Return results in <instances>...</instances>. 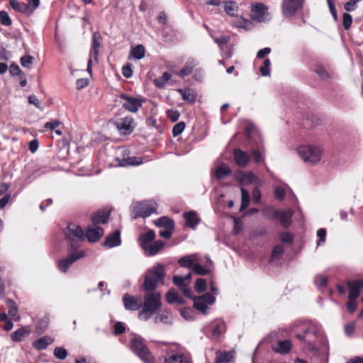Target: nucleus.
<instances>
[{
    "instance_id": "nucleus-1",
    "label": "nucleus",
    "mask_w": 363,
    "mask_h": 363,
    "mask_svg": "<svg viewBox=\"0 0 363 363\" xmlns=\"http://www.w3.org/2000/svg\"><path fill=\"white\" fill-rule=\"evenodd\" d=\"M162 296L158 291H147L144 296V306L138 313L142 320H147L162 306Z\"/></svg>"
},
{
    "instance_id": "nucleus-2",
    "label": "nucleus",
    "mask_w": 363,
    "mask_h": 363,
    "mask_svg": "<svg viewBox=\"0 0 363 363\" xmlns=\"http://www.w3.org/2000/svg\"><path fill=\"white\" fill-rule=\"evenodd\" d=\"M164 276L163 267L160 264L154 266L145 275V280L143 284V290L145 291H155V289L162 284Z\"/></svg>"
},
{
    "instance_id": "nucleus-3",
    "label": "nucleus",
    "mask_w": 363,
    "mask_h": 363,
    "mask_svg": "<svg viewBox=\"0 0 363 363\" xmlns=\"http://www.w3.org/2000/svg\"><path fill=\"white\" fill-rule=\"evenodd\" d=\"M297 153L299 157L307 163L316 164L320 162L323 157V150L313 145H303L297 147Z\"/></svg>"
},
{
    "instance_id": "nucleus-4",
    "label": "nucleus",
    "mask_w": 363,
    "mask_h": 363,
    "mask_svg": "<svg viewBox=\"0 0 363 363\" xmlns=\"http://www.w3.org/2000/svg\"><path fill=\"white\" fill-rule=\"evenodd\" d=\"M65 238L72 250H77L81 242L86 240V236L82 228L74 223L68 225L65 231Z\"/></svg>"
},
{
    "instance_id": "nucleus-5",
    "label": "nucleus",
    "mask_w": 363,
    "mask_h": 363,
    "mask_svg": "<svg viewBox=\"0 0 363 363\" xmlns=\"http://www.w3.org/2000/svg\"><path fill=\"white\" fill-rule=\"evenodd\" d=\"M156 206L157 203L152 201L137 202L131 206V215L135 219L139 217H147L156 211Z\"/></svg>"
},
{
    "instance_id": "nucleus-6",
    "label": "nucleus",
    "mask_w": 363,
    "mask_h": 363,
    "mask_svg": "<svg viewBox=\"0 0 363 363\" xmlns=\"http://www.w3.org/2000/svg\"><path fill=\"white\" fill-rule=\"evenodd\" d=\"M155 237V233L152 230L142 233L138 238V242L143 250H162L164 247V242L161 240H156L152 245L151 242Z\"/></svg>"
},
{
    "instance_id": "nucleus-7",
    "label": "nucleus",
    "mask_w": 363,
    "mask_h": 363,
    "mask_svg": "<svg viewBox=\"0 0 363 363\" xmlns=\"http://www.w3.org/2000/svg\"><path fill=\"white\" fill-rule=\"evenodd\" d=\"M131 348L145 363H154V358L150 353L149 349L142 340L138 338H134L132 340Z\"/></svg>"
},
{
    "instance_id": "nucleus-8",
    "label": "nucleus",
    "mask_w": 363,
    "mask_h": 363,
    "mask_svg": "<svg viewBox=\"0 0 363 363\" xmlns=\"http://www.w3.org/2000/svg\"><path fill=\"white\" fill-rule=\"evenodd\" d=\"M251 11V18L253 21L261 23L269 19L268 8L262 3L252 4Z\"/></svg>"
},
{
    "instance_id": "nucleus-9",
    "label": "nucleus",
    "mask_w": 363,
    "mask_h": 363,
    "mask_svg": "<svg viewBox=\"0 0 363 363\" xmlns=\"http://www.w3.org/2000/svg\"><path fill=\"white\" fill-rule=\"evenodd\" d=\"M191 298L194 300V307L203 314L207 313L208 306L213 304L216 301V298L209 293L199 297H194L192 296Z\"/></svg>"
},
{
    "instance_id": "nucleus-10",
    "label": "nucleus",
    "mask_w": 363,
    "mask_h": 363,
    "mask_svg": "<svg viewBox=\"0 0 363 363\" xmlns=\"http://www.w3.org/2000/svg\"><path fill=\"white\" fill-rule=\"evenodd\" d=\"M304 0H284L281 5L283 15L291 17L303 6Z\"/></svg>"
},
{
    "instance_id": "nucleus-11",
    "label": "nucleus",
    "mask_w": 363,
    "mask_h": 363,
    "mask_svg": "<svg viewBox=\"0 0 363 363\" xmlns=\"http://www.w3.org/2000/svg\"><path fill=\"white\" fill-rule=\"evenodd\" d=\"M86 256L85 251H73L67 258L62 259L58 262L59 269L62 272H66L69 267L77 259Z\"/></svg>"
},
{
    "instance_id": "nucleus-12",
    "label": "nucleus",
    "mask_w": 363,
    "mask_h": 363,
    "mask_svg": "<svg viewBox=\"0 0 363 363\" xmlns=\"http://www.w3.org/2000/svg\"><path fill=\"white\" fill-rule=\"evenodd\" d=\"M318 335H320V332L313 326H310L305 329L303 335L298 334L296 337L306 342L310 349L314 350V340L318 337Z\"/></svg>"
},
{
    "instance_id": "nucleus-13",
    "label": "nucleus",
    "mask_w": 363,
    "mask_h": 363,
    "mask_svg": "<svg viewBox=\"0 0 363 363\" xmlns=\"http://www.w3.org/2000/svg\"><path fill=\"white\" fill-rule=\"evenodd\" d=\"M191 277V274L189 273L184 277L181 276H174L173 277V282L175 285H177L180 290L183 292V294L188 298H192V293L190 287H189L188 284L189 283L190 279Z\"/></svg>"
},
{
    "instance_id": "nucleus-14",
    "label": "nucleus",
    "mask_w": 363,
    "mask_h": 363,
    "mask_svg": "<svg viewBox=\"0 0 363 363\" xmlns=\"http://www.w3.org/2000/svg\"><path fill=\"white\" fill-rule=\"evenodd\" d=\"M124 307L128 311H137L143 306V301L139 296H131L125 294L123 296Z\"/></svg>"
},
{
    "instance_id": "nucleus-15",
    "label": "nucleus",
    "mask_w": 363,
    "mask_h": 363,
    "mask_svg": "<svg viewBox=\"0 0 363 363\" xmlns=\"http://www.w3.org/2000/svg\"><path fill=\"white\" fill-rule=\"evenodd\" d=\"M120 98L124 100L123 107L130 112H137L138 108L142 106V101L139 99L128 96L125 94H121Z\"/></svg>"
},
{
    "instance_id": "nucleus-16",
    "label": "nucleus",
    "mask_w": 363,
    "mask_h": 363,
    "mask_svg": "<svg viewBox=\"0 0 363 363\" xmlns=\"http://www.w3.org/2000/svg\"><path fill=\"white\" fill-rule=\"evenodd\" d=\"M116 128L123 135L130 134L133 129V119L130 116H127L117 120L115 123Z\"/></svg>"
},
{
    "instance_id": "nucleus-17",
    "label": "nucleus",
    "mask_w": 363,
    "mask_h": 363,
    "mask_svg": "<svg viewBox=\"0 0 363 363\" xmlns=\"http://www.w3.org/2000/svg\"><path fill=\"white\" fill-rule=\"evenodd\" d=\"M349 289V299H356L360 294V291L363 288V279H357L347 282Z\"/></svg>"
},
{
    "instance_id": "nucleus-18",
    "label": "nucleus",
    "mask_w": 363,
    "mask_h": 363,
    "mask_svg": "<svg viewBox=\"0 0 363 363\" xmlns=\"http://www.w3.org/2000/svg\"><path fill=\"white\" fill-rule=\"evenodd\" d=\"M104 233V231L101 227L89 226L84 234L86 239H87L89 242H96L103 236Z\"/></svg>"
},
{
    "instance_id": "nucleus-19",
    "label": "nucleus",
    "mask_w": 363,
    "mask_h": 363,
    "mask_svg": "<svg viewBox=\"0 0 363 363\" xmlns=\"http://www.w3.org/2000/svg\"><path fill=\"white\" fill-rule=\"evenodd\" d=\"M233 157L236 164L240 167H245L250 161V155L239 148L233 150Z\"/></svg>"
},
{
    "instance_id": "nucleus-20",
    "label": "nucleus",
    "mask_w": 363,
    "mask_h": 363,
    "mask_svg": "<svg viewBox=\"0 0 363 363\" xmlns=\"http://www.w3.org/2000/svg\"><path fill=\"white\" fill-rule=\"evenodd\" d=\"M212 335L214 338H219L226 330L225 324L222 320H216L211 323L209 325Z\"/></svg>"
},
{
    "instance_id": "nucleus-21",
    "label": "nucleus",
    "mask_w": 363,
    "mask_h": 363,
    "mask_svg": "<svg viewBox=\"0 0 363 363\" xmlns=\"http://www.w3.org/2000/svg\"><path fill=\"white\" fill-rule=\"evenodd\" d=\"M293 214L294 211L291 209H289L286 211H281L279 210L274 211V217L279 219L281 225L284 228L290 225Z\"/></svg>"
},
{
    "instance_id": "nucleus-22",
    "label": "nucleus",
    "mask_w": 363,
    "mask_h": 363,
    "mask_svg": "<svg viewBox=\"0 0 363 363\" xmlns=\"http://www.w3.org/2000/svg\"><path fill=\"white\" fill-rule=\"evenodd\" d=\"M163 363H190L189 358L182 353L172 352L167 354Z\"/></svg>"
},
{
    "instance_id": "nucleus-23",
    "label": "nucleus",
    "mask_w": 363,
    "mask_h": 363,
    "mask_svg": "<svg viewBox=\"0 0 363 363\" xmlns=\"http://www.w3.org/2000/svg\"><path fill=\"white\" fill-rule=\"evenodd\" d=\"M9 5L16 11L24 13L26 15L32 14V9L30 6L27 5L23 2L18 1V0H9Z\"/></svg>"
},
{
    "instance_id": "nucleus-24",
    "label": "nucleus",
    "mask_w": 363,
    "mask_h": 363,
    "mask_svg": "<svg viewBox=\"0 0 363 363\" xmlns=\"http://www.w3.org/2000/svg\"><path fill=\"white\" fill-rule=\"evenodd\" d=\"M121 242L120 231L116 230L106 238L103 246L112 248L120 245Z\"/></svg>"
},
{
    "instance_id": "nucleus-25",
    "label": "nucleus",
    "mask_w": 363,
    "mask_h": 363,
    "mask_svg": "<svg viewBox=\"0 0 363 363\" xmlns=\"http://www.w3.org/2000/svg\"><path fill=\"white\" fill-rule=\"evenodd\" d=\"M236 179L242 185L252 184L258 180V177L251 172H240L236 175Z\"/></svg>"
},
{
    "instance_id": "nucleus-26",
    "label": "nucleus",
    "mask_w": 363,
    "mask_h": 363,
    "mask_svg": "<svg viewBox=\"0 0 363 363\" xmlns=\"http://www.w3.org/2000/svg\"><path fill=\"white\" fill-rule=\"evenodd\" d=\"M110 216V211L100 210L93 214L91 220L93 223L95 224H104L108 219Z\"/></svg>"
},
{
    "instance_id": "nucleus-27",
    "label": "nucleus",
    "mask_w": 363,
    "mask_h": 363,
    "mask_svg": "<svg viewBox=\"0 0 363 363\" xmlns=\"http://www.w3.org/2000/svg\"><path fill=\"white\" fill-rule=\"evenodd\" d=\"M232 171L229 166L225 163H221L214 169V174L217 179H221L230 175Z\"/></svg>"
},
{
    "instance_id": "nucleus-28",
    "label": "nucleus",
    "mask_w": 363,
    "mask_h": 363,
    "mask_svg": "<svg viewBox=\"0 0 363 363\" xmlns=\"http://www.w3.org/2000/svg\"><path fill=\"white\" fill-rule=\"evenodd\" d=\"M184 218L186 221V225L193 229L195 228L200 222V218L194 211L184 213Z\"/></svg>"
},
{
    "instance_id": "nucleus-29",
    "label": "nucleus",
    "mask_w": 363,
    "mask_h": 363,
    "mask_svg": "<svg viewBox=\"0 0 363 363\" xmlns=\"http://www.w3.org/2000/svg\"><path fill=\"white\" fill-rule=\"evenodd\" d=\"M54 339L50 336H44L43 337L35 340L33 346L38 350H43L47 348V347L52 344Z\"/></svg>"
},
{
    "instance_id": "nucleus-30",
    "label": "nucleus",
    "mask_w": 363,
    "mask_h": 363,
    "mask_svg": "<svg viewBox=\"0 0 363 363\" xmlns=\"http://www.w3.org/2000/svg\"><path fill=\"white\" fill-rule=\"evenodd\" d=\"M273 349L276 352L281 354H288L291 349V342L289 340H280Z\"/></svg>"
},
{
    "instance_id": "nucleus-31",
    "label": "nucleus",
    "mask_w": 363,
    "mask_h": 363,
    "mask_svg": "<svg viewBox=\"0 0 363 363\" xmlns=\"http://www.w3.org/2000/svg\"><path fill=\"white\" fill-rule=\"evenodd\" d=\"M198 65V61L194 58H189L184 67L180 70L179 76L182 77H184L190 74L193 70V69Z\"/></svg>"
},
{
    "instance_id": "nucleus-32",
    "label": "nucleus",
    "mask_w": 363,
    "mask_h": 363,
    "mask_svg": "<svg viewBox=\"0 0 363 363\" xmlns=\"http://www.w3.org/2000/svg\"><path fill=\"white\" fill-rule=\"evenodd\" d=\"M233 353L232 352L218 351L215 363H229L233 362Z\"/></svg>"
},
{
    "instance_id": "nucleus-33",
    "label": "nucleus",
    "mask_w": 363,
    "mask_h": 363,
    "mask_svg": "<svg viewBox=\"0 0 363 363\" xmlns=\"http://www.w3.org/2000/svg\"><path fill=\"white\" fill-rule=\"evenodd\" d=\"M30 331L27 327H21L20 329L14 331L11 337L13 342H20L23 338L30 334Z\"/></svg>"
},
{
    "instance_id": "nucleus-34",
    "label": "nucleus",
    "mask_w": 363,
    "mask_h": 363,
    "mask_svg": "<svg viewBox=\"0 0 363 363\" xmlns=\"http://www.w3.org/2000/svg\"><path fill=\"white\" fill-rule=\"evenodd\" d=\"M155 224L160 228H168L169 229L174 228V223L172 219L167 216H163L155 221Z\"/></svg>"
},
{
    "instance_id": "nucleus-35",
    "label": "nucleus",
    "mask_w": 363,
    "mask_h": 363,
    "mask_svg": "<svg viewBox=\"0 0 363 363\" xmlns=\"http://www.w3.org/2000/svg\"><path fill=\"white\" fill-rule=\"evenodd\" d=\"M155 323H162L167 325H170L172 323V315L170 312L164 311L155 316L154 319Z\"/></svg>"
},
{
    "instance_id": "nucleus-36",
    "label": "nucleus",
    "mask_w": 363,
    "mask_h": 363,
    "mask_svg": "<svg viewBox=\"0 0 363 363\" xmlns=\"http://www.w3.org/2000/svg\"><path fill=\"white\" fill-rule=\"evenodd\" d=\"M143 160L140 157H130L120 160L118 165L120 167L135 166L142 164Z\"/></svg>"
},
{
    "instance_id": "nucleus-37",
    "label": "nucleus",
    "mask_w": 363,
    "mask_h": 363,
    "mask_svg": "<svg viewBox=\"0 0 363 363\" xmlns=\"http://www.w3.org/2000/svg\"><path fill=\"white\" fill-rule=\"evenodd\" d=\"M101 36L97 33H94L93 35V49L91 52V55H94V57L96 60H97L98 55H99V49L101 46Z\"/></svg>"
},
{
    "instance_id": "nucleus-38",
    "label": "nucleus",
    "mask_w": 363,
    "mask_h": 363,
    "mask_svg": "<svg viewBox=\"0 0 363 363\" xmlns=\"http://www.w3.org/2000/svg\"><path fill=\"white\" fill-rule=\"evenodd\" d=\"M196 262V257L195 255H191L181 258L179 260V263L182 267H189L192 269Z\"/></svg>"
},
{
    "instance_id": "nucleus-39",
    "label": "nucleus",
    "mask_w": 363,
    "mask_h": 363,
    "mask_svg": "<svg viewBox=\"0 0 363 363\" xmlns=\"http://www.w3.org/2000/svg\"><path fill=\"white\" fill-rule=\"evenodd\" d=\"M145 48L142 45H138L130 50V55L135 60H140L145 56Z\"/></svg>"
},
{
    "instance_id": "nucleus-40",
    "label": "nucleus",
    "mask_w": 363,
    "mask_h": 363,
    "mask_svg": "<svg viewBox=\"0 0 363 363\" xmlns=\"http://www.w3.org/2000/svg\"><path fill=\"white\" fill-rule=\"evenodd\" d=\"M241 205H240V211H244L247 208L250 204V194L249 192L244 188H241Z\"/></svg>"
},
{
    "instance_id": "nucleus-41",
    "label": "nucleus",
    "mask_w": 363,
    "mask_h": 363,
    "mask_svg": "<svg viewBox=\"0 0 363 363\" xmlns=\"http://www.w3.org/2000/svg\"><path fill=\"white\" fill-rule=\"evenodd\" d=\"M224 9L228 15L234 16L236 15L238 6L235 2L230 1L225 4Z\"/></svg>"
},
{
    "instance_id": "nucleus-42",
    "label": "nucleus",
    "mask_w": 363,
    "mask_h": 363,
    "mask_svg": "<svg viewBox=\"0 0 363 363\" xmlns=\"http://www.w3.org/2000/svg\"><path fill=\"white\" fill-rule=\"evenodd\" d=\"M327 283L328 279L323 274H318L314 278V284L318 289H323L325 287Z\"/></svg>"
},
{
    "instance_id": "nucleus-43",
    "label": "nucleus",
    "mask_w": 363,
    "mask_h": 363,
    "mask_svg": "<svg viewBox=\"0 0 363 363\" xmlns=\"http://www.w3.org/2000/svg\"><path fill=\"white\" fill-rule=\"evenodd\" d=\"M285 251H272L271 262L273 264H280Z\"/></svg>"
},
{
    "instance_id": "nucleus-44",
    "label": "nucleus",
    "mask_w": 363,
    "mask_h": 363,
    "mask_svg": "<svg viewBox=\"0 0 363 363\" xmlns=\"http://www.w3.org/2000/svg\"><path fill=\"white\" fill-rule=\"evenodd\" d=\"M315 72L321 79L325 80L333 77V75L328 73L322 65H317Z\"/></svg>"
},
{
    "instance_id": "nucleus-45",
    "label": "nucleus",
    "mask_w": 363,
    "mask_h": 363,
    "mask_svg": "<svg viewBox=\"0 0 363 363\" xmlns=\"http://www.w3.org/2000/svg\"><path fill=\"white\" fill-rule=\"evenodd\" d=\"M7 303L9 306V315L13 318L14 320H16L17 318L16 317L17 316L18 313V308L16 304L12 300L10 299L7 301Z\"/></svg>"
},
{
    "instance_id": "nucleus-46",
    "label": "nucleus",
    "mask_w": 363,
    "mask_h": 363,
    "mask_svg": "<svg viewBox=\"0 0 363 363\" xmlns=\"http://www.w3.org/2000/svg\"><path fill=\"white\" fill-rule=\"evenodd\" d=\"M54 356L58 359H65L67 357V351L62 347H57L53 352Z\"/></svg>"
},
{
    "instance_id": "nucleus-47",
    "label": "nucleus",
    "mask_w": 363,
    "mask_h": 363,
    "mask_svg": "<svg viewBox=\"0 0 363 363\" xmlns=\"http://www.w3.org/2000/svg\"><path fill=\"white\" fill-rule=\"evenodd\" d=\"M0 23L5 26H9L12 24L11 18L9 13L5 11H0Z\"/></svg>"
},
{
    "instance_id": "nucleus-48",
    "label": "nucleus",
    "mask_w": 363,
    "mask_h": 363,
    "mask_svg": "<svg viewBox=\"0 0 363 363\" xmlns=\"http://www.w3.org/2000/svg\"><path fill=\"white\" fill-rule=\"evenodd\" d=\"M196 274L199 275H206L208 273H210L211 270L208 269H206L197 263L195 262L194 265H193V267L191 269Z\"/></svg>"
},
{
    "instance_id": "nucleus-49",
    "label": "nucleus",
    "mask_w": 363,
    "mask_h": 363,
    "mask_svg": "<svg viewBox=\"0 0 363 363\" xmlns=\"http://www.w3.org/2000/svg\"><path fill=\"white\" fill-rule=\"evenodd\" d=\"M178 91L182 94L183 99L185 101L194 102L196 100V96H194L188 89H178Z\"/></svg>"
},
{
    "instance_id": "nucleus-50",
    "label": "nucleus",
    "mask_w": 363,
    "mask_h": 363,
    "mask_svg": "<svg viewBox=\"0 0 363 363\" xmlns=\"http://www.w3.org/2000/svg\"><path fill=\"white\" fill-rule=\"evenodd\" d=\"M34 58L30 55H26L21 58L20 62L22 67L30 69L33 63Z\"/></svg>"
},
{
    "instance_id": "nucleus-51",
    "label": "nucleus",
    "mask_w": 363,
    "mask_h": 363,
    "mask_svg": "<svg viewBox=\"0 0 363 363\" xmlns=\"http://www.w3.org/2000/svg\"><path fill=\"white\" fill-rule=\"evenodd\" d=\"M252 155L255 163H259L264 160V151L261 150H252Z\"/></svg>"
},
{
    "instance_id": "nucleus-52",
    "label": "nucleus",
    "mask_w": 363,
    "mask_h": 363,
    "mask_svg": "<svg viewBox=\"0 0 363 363\" xmlns=\"http://www.w3.org/2000/svg\"><path fill=\"white\" fill-rule=\"evenodd\" d=\"M206 289V281L204 279L199 278L196 280L195 284V290L198 293L205 291Z\"/></svg>"
},
{
    "instance_id": "nucleus-53",
    "label": "nucleus",
    "mask_w": 363,
    "mask_h": 363,
    "mask_svg": "<svg viewBox=\"0 0 363 363\" xmlns=\"http://www.w3.org/2000/svg\"><path fill=\"white\" fill-rule=\"evenodd\" d=\"M271 62L269 59H265L263 63V65L259 68V71L262 76L267 77L269 75L270 73V67Z\"/></svg>"
},
{
    "instance_id": "nucleus-54",
    "label": "nucleus",
    "mask_w": 363,
    "mask_h": 363,
    "mask_svg": "<svg viewBox=\"0 0 363 363\" xmlns=\"http://www.w3.org/2000/svg\"><path fill=\"white\" fill-rule=\"evenodd\" d=\"M185 128V123L179 122L174 125L172 129V135L174 137L179 135Z\"/></svg>"
},
{
    "instance_id": "nucleus-55",
    "label": "nucleus",
    "mask_w": 363,
    "mask_h": 363,
    "mask_svg": "<svg viewBox=\"0 0 363 363\" xmlns=\"http://www.w3.org/2000/svg\"><path fill=\"white\" fill-rule=\"evenodd\" d=\"M177 291L174 289H171L166 295V300L169 303L172 304L177 301Z\"/></svg>"
},
{
    "instance_id": "nucleus-56",
    "label": "nucleus",
    "mask_w": 363,
    "mask_h": 363,
    "mask_svg": "<svg viewBox=\"0 0 363 363\" xmlns=\"http://www.w3.org/2000/svg\"><path fill=\"white\" fill-rule=\"evenodd\" d=\"M28 103L30 104H33L40 111L43 110V106H41V103L40 102L38 97L35 95H30L28 96Z\"/></svg>"
},
{
    "instance_id": "nucleus-57",
    "label": "nucleus",
    "mask_w": 363,
    "mask_h": 363,
    "mask_svg": "<svg viewBox=\"0 0 363 363\" xmlns=\"http://www.w3.org/2000/svg\"><path fill=\"white\" fill-rule=\"evenodd\" d=\"M317 236L318 240L317 241V246H320L322 243L325 242L326 237V230L324 228H320L317 231Z\"/></svg>"
},
{
    "instance_id": "nucleus-58",
    "label": "nucleus",
    "mask_w": 363,
    "mask_h": 363,
    "mask_svg": "<svg viewBox=\"0 0 363 363\" xmlns=\"http://www.w3.org/2000/svg\"><path fill=\"white\" fill-rule=\"evenodd\" d=\"M352 22V16L347 13H345L343 14V26L346 30H347L350 28Z\"/></svg>"
},
{
    "instance_id": "nucleus-59",
    "label": "nucleus",
    "mask_w": 363,
    "mask_h": 363,
    "mask_svg": "<svg viewBox=\"0 0 363 363\" xmlns=\"http://www.w3.org/2000/svg\"><path fill=\"white\" fill-rule=\"evenodd\" d=\"M359 3V1H356V0H350L344 4V9L347 11H353L356 9V4Z\"/></svg>"
},
{
    "instance_id": "nucleus-60",
    "label": "nucleus",
    "mask_w": 363,
    "mask_h": 363,
    "mask_svg": "<svg viewBox=\"0 0 363 363\" xmlns=\"http://www.w3.org/2000/svg\"><path fill=\"white\" fill-rule=\"evenodd\" d=\"M252 201L255 203H259L261 201V192L257 187H255L253 189Z\"/></svg>"
},
{
    "instance_id": "nucleus-61",
    "label": "nucleus",
    "mask_w": 363,
    "mask_h": 363,
    "mask_svg": "<svg viewBox=\"0 0 363 363\" xmlns=\"http://www.w3.org/2000/svg\"><path fill=\"white\" fill-rule=\"evenodd\" d=\"M122 74L126 78H130L133 74L131 65L127 64L122 68Z\"/></svg>"
},
{
    "instance_id": "nucleus-62",
    "label": "nucleus",
    "mask_w": 363,
    "mask_h": 363,
    "mask_svg": "<svg viewBox=\"0 0 363 363\" xmlns=\"http://www.w3.org/2000/svg\"><path fill=\"white\" fill-rule=\"evenodd\" d=\"M327 3L333 18L336 21L337 19V13L335 9L334 1L333 0H327Z\"/></svg>"
},
{
    "instance_id": "nucleus-63",
    "label": "nucleus",
    "mask_w": 363,
    "mask_h": 363,
    "mask_svg": "<svg viewBox=\"0 0 363 363\" xmlns=\"http://www.w3.org/2000/svg\"><path fill=\"white\" fill-rule=\"evenodd\" d=\"M280 239L283 242L291 243L293 241V236L291 234L284 232L280 234Z\"/></svg>"
},
{
    "instance_id": "nucleus-64",
    "label": "nucleus",
    "mask_w": 363,
    "mask_h": 363,
    "mask_svg": "<svg viewBox=\"0 0 363 363\" xmlns=\"http://www.w3.org/2000/svg\"><path fill=\"white\" fill-rule=\"evenodd\" d=\"M173 230L174 229H169L168 228H165L163 229L160 228L159 234L161 237L168 239L171 237Z\"/></svg>"
}]
</instances>
